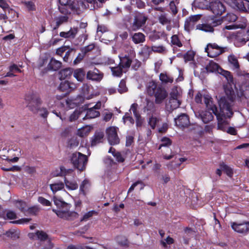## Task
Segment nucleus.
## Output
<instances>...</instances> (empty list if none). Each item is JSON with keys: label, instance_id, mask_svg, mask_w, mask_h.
<instances>
[{"label": "nucleus", "instance_id": "dca6fc26", "mask_svg": "<svg viewBox=\"0 0 249 249\" xmlns=\"http://www.w3.org/2000/svg\"><path fill=\"white\" fill-rule=\"evenodd\" d=\"M175 121L176 125L179 128L187 127L190 124L189 116L186 114H181Z\"/></svg>", "mask_w": 249, "mask_h": 249}, {"label": "nucleus", "instance_id": "cd10ccee", "mask_svg": "<svg viewBox=\"0 0 249 249\" xmlns=\"http://www.w3.org/2000/svg\"><path fill=\"white\" fill-rule=\"evenodd\" d=\"M72 73V70L71 68H67L61 70L59 72V77L61 80L69 78Z\"/></svg>", "mask_w": 249, "mask_h": 249}, {"label": "nucleus", "instance_id": "a878e982", "mask_svg": "<svg viewBox=\"0 0 249 249\" xmlns=\"http://www.w3.org/2000/svg\"><path fill=\"white\" fill-rule=\"evenodd\" d=\"M132 40L135 44L143 43L145 41V36L141 32L135 33L132 36Z\"/></svg>", "mask_w": 249, "mask_h": 249}, {"label": "nucleus", "instance_id": "8fccbe9b", "mask_svg": "<svg viewBox=\"0 0 249 249\" xmlns=\"http://www.w3.org/2000/svg\"><path fill=\"white\" fill-rule=\"evenodd\" d=\"M40 209L37 206H34L27 209L26 213L32 215H36Z\"/></svg>", "mask_w": 249, "mask_h": 249}, {"label": "nucleus", "instance_id": "0eeeda50", "mask_svg": "<svg viewBox=\"0 0 249 249\" xmlns=\"http://www.w3.org/2000/svg\"><path fill=\"white\" fill-rule=\"evenodd\" d=\"M118 127L111 126L107 129L106 133L109 143L111 145L120 143V139L117 134Z\"/></svg>", "mask_w": 249, "mask_h": 249}, {"label": "nucleus", "instance_id": "37998d69", "mask_svg": "<svg viewBox=\"0 0 249 249\" xmlns=\"http://www.w3.org/2000/svg\"><path fill=\"white\" fill-rule=\"evenodd\" d=\"M79 141L77 138L72 137L68 142V146L71 149L77 147L79 145Z\"/></svg>", "mask_w": 249, "mask_h": 249}, {"label": "nucleus", "instance_id": "423d86ee", "mask_svg": "<svg viewBox=\"0 0 249 249\" xmlns=\"http://www.w3.org/2000/svg\"><path fill=\"white\" fill-rule=\"evenodd\" d=\"M147 19V17L143 13H137L134 16L133 21L130 26L129 30L136 31L139 30L145 24Z\"/></svg>", "mask_w": 249, "mask_h": 249}, {"label": "nucleus", "instance_id": "49530a36", "mask_svg": "<svg viewBox=\"0 0 249 249\" xmlns=\"http://www.w3.org/2000/svg\"><path fill=\"white\" fill-rule=\"evenodd\" d=\"M184 232H185V233L186 234V235L183 236V241L185 244L188 245L189 244L190 238L186 237V236H190L191 235V234L193 232V231L191 228H186L185 229Z\"/></svg>", "mask_w": 249, "mask_h": 249}, {"label": "nucleus", "instance_id": "5701e85b", "mask_svg": "<svg viewBox=\"0 0 249 249\" xmlns=\"http://www.w3.org/2000/svg\"><path fill=\"white\" fill-rule=\"evenodd\" d=\"M69 18L67 15L59 16L54 18L55 25L53 28V31H57L58 28L63 24L68 22Z\"/></svg>", "mask_w": 249, "mask_h": 249}, {"label": "nucleus", "instance_id": "69168bd1", "mask_svg": "<svg viewBox=\"0 0 249 249\" xmlns=\"http://www.w3.org/2000/svg\"><path fill=\"white\" fill-rule=\"evenodd\" d=\"M69 48V46H63L56 49V54L62 56L64 53H65Z\"/></svg>", "mask_w": 249, "mask_h": 249}, {"label": "nucleus", "instance_id": "bf43d9fd", "mask_svg": "<svg viewBox=\"0 0 249 249\" xmlns=\"http://www.w3.org/2000/svg\"><path fill=\"white\" fill-rule=\"evenodd\" d=\"M159 22L162 25L170 24L171 22L170 19H168L165 14H161L160 16L159 17Z\"/></svg>", "mask_w": 249, "mask_h": 249}, {"label": "nucleus", "instance_id": "2eb2a0df", "mask_svg": "<svg viewBox=\"0 0 249 249\" xmlns=\"http://www.w3.org/2000/svg\"><path fill=\"white\" fill-rule=\"evenodd\" d=\"M209 9L212 11L213 15H212V19L213 20V26L218 25V2L217 0L212 1L209 3Z\"/></svg>", "mask_w": 249, "mask_h": 249}, {"label": "nucleus", "instance_id": "473e14b6", "mask_svg": "<svg viewBox=\"0 0 249 249\" xmlns=\"http://www.w3.org/2000/svg\"><path fill=\"white\" fill-rule=\"evenodd\" d=\"M132 63V60L129 56L125 55L124 57L120 58V62L119 64L123 68H128L130 67Z\"/></svg>", "mask_w": 249, "mask_h": 249}, {"label": "nucleus", "instance_id": "58836bf2", "mask_svg": "<svg viewBox=\"0 0 249 249\" xmlns=\"http://www.w3.org/2000/svg\"><path fill=\"white\" fill-rule=\"evenodd\" d=\"M64 182L66 187L69 190H76L78 187V185L75 181H69L66 178L64 179Z\"/></svg>", "mask_w": 249, "mask_h": 249}, {"label": "nucleus", "instance_id": "c85d7f7f", "mask_svg": "<svg viewBox=\"0 0 249 249\" xmlns=\"http://www.w3.org/2000/svg\"><path fill=\"white\" fill-rule=\"evenodd\" d=\"M100 114V113L99 111L96 110L90 107L89 108L87 109L86 114L85 116L83 118V119L85 120L95 118L99 116Z\"/></svg>", "mask_w": 249, "mask_h": 249}, {"label": "nucleus", "instance_id": "393cba45", "mask_svg": "<svg viewBox=\"0 0 249 249\" xmlns=\"http://www.w3.org/2000/svg\"><path fill=\"white\" fill-rule=\"evenodd\" d=\"M61 66L62 63L60 61L52 58L47 66V69L49 71H56L61 67Z\"/></svg>", "mask_w": 249, "mask_h": 249}, {"label": "nucleus", "instance_id": "bb28decb", "mask_svg": "<svg viewBox=\"0 0 249 249\" xmlns=\"http://www.w3.org/2000/svg\"><path fill=\"white\" fill-rule=\"evenodd\" d=\"M219 74H221L226 78L227 82L228 84H231V83H233V76L230 71L224 70L219 66Z\"/></svg>", "mask_w": 249, "mask_h": 249}, {"label": "nucleus", "instance_id": "680f3d73", "mask_svg": "<svg viewBox=\"0 0 249 249\" xmlns=\"http://www.w3.org/2000/svg\"><path fill=\"white\" fill-rule=\"evenodd\" d=\"M58 9L60 12L65 15H67V14L71 13L69 10V5H60V6H59Z\"/></svg>", "mask_w": 249, "mask_h": 249}, {"label": "nucleus", "instance_id": "4d7b16f0", "mask_svg": "<svg viewBox=\"0 0 249 249\" xmlns=\"http://www.w3.org/2000/svg\"><path fill=\"white\" fill-rule=\"evenodd\" d=\"M138 184H140V185H141L140 188V190H142L143 189V188L144 187V185L143 183V182L141 180H138L131 185V186H130V187L129 188V189L128 190L127 193L129 194V193H130L131 192L133 191L134 188H135V187L136 186H137Z\"/></svg>", "mask_w": 249, "mask_h": 249}, {"label": "nucleus", "instance_id": "e433bc0d", "mask_svg": "<svg viewBox=\"0 0 249 249\" xmlns=\"http://www.w3.org/2000/svg\"><path fill=\"white\" fill-rule=\"evenodd\" d=\"M160 80L163 83H172L173 82V78L168 76L166 73H160Z\"/></svg>", "mask_w": 249, "mask_h": 249}, {"label": "nucleus", "instance_id": "6e6d98bb", "mask_svg": "<svg viewBox=\"0 0 249 249\" xmlns=\"http://www.w3.org/2000/svg\"><path fill=\"white\" fill-rule=\"evenodd\" d=\"M180 102L178 99H175L171 101V100H169V104L170 106L171 109L173 110L177 108L180 105Z\"/></svg>", "mask_w": 249, "mask_h": 249}, {"label": "nucleus", "instance_id": "c9c22d12", "mask_svg": "<svg viewBox=\"0 0 249 249\" xmlns=\"http://www.w3.org/2000/svg\"><path fill=\"white\" fill-rule=\"evenodd\" d=\"M131 114V112H130V110H129V112L125 113L123 117V120L124 124H125L127 122L132 125L134 124L135 121Z\"/></svg>", "mask_w": 249, "mask_h": 249}, {"label": "nucleus", "instance_id": "de8ad7c7", "mask_svg": "<svg viewBox=\"0 0 249 249\" xmlns=\"http://www.w3.org/2000/svg\"><path fill=\"white\" fill-rule=\"evenodd\" d=\"M98 212L94 210H91L86 213L81 219V221H86L93 215H97Z\"/></svg>", "mask_w": 249, "mask_h": 249}, {"label": "nucleus", "instance_id": "ea45409f", "mask_svg": "<svg viewBox=\"0 0 249 249\" xmlns=\"http://www.w3.org/2000/svg\"><path fill=\"white\" fill-rule=\"evenodd\" d=\"M171 39V42L172 46H176L178 47H181L182 46V43L180 41L178 35H173Z\"/></svg>", "mask_w": 249, "mask_h": 249}, {"label": "nucleus", "instance_id": "13d9d810", "mask_svg": "<svg viewBox=\"0 0 249 249\" xmlns=\"http://www.w3.org/2000/svg\"><path fill=\"white\" fill-rule=\"evenodd\" d=\"M29 11H33L36 10L35 3L32 1H24L23 2Z\"/></svg>", "mask_w": 249, "mask_h": 249}, {"label": "nucleus", "instance_id": "a211bd4d", "mask_svg": "<svg viewBox=\"0 0 249 249\" xmlns=\"http://www.w3.org/2000/svg\"><path fill=\"white\" fill-rule=\"evenodd\" d=\"M222 118H224L225 119H227V118H224L223 116H220V126L223 128V129L222 128H219V129H221L224 131H227L228 133L235 135L236 134V129L232 127H229L227 129L226 127L229 125V122L226 120H223Z\"/></svg>", "mask_w": 249, "mask_h": 249}, {"label": "nucleus", "instance_id": "39448f33", "mask_svg": "<svg viewBox=\"0 0 249 249\" xmlns=\"http://www.w3.org/2000/svg\"><path fill=\"white\" fill-rule=\"evenodd\" d=\"M88 160V157L79 152L72 153L71 157V161L73 166L81 171L85 169Z\"/></svg>", "mask_w": 249, "mask_h": 249}, {"label": "nucleus", "instance_id": "0e129e2a", "mask_svg": "<svg viewBox=\"0 0 249 249\" xmlns=\"http://www.w3.org/2000/svg\"><path fill=\"white\" fill-rule=\"evenodd\" d=\"M38 201L43 206H50L51 205V203L49 200L42 196L38 197Z\"/></svg>", "mask_w": 249, "mask_h": 249}, {"label": "nucleus", "instance_id": "f257e3e1", "mask_svg": "<svg viewBox=\"0 0 249 249\" xmlns=\"http://www.w3.org/2000/svg\"><path fill=\"white\" fill-rule=\"evenodd\" d=\"M226 96L221 97L219 100V117L220 116L224 118H231L233 112L232 107L235 99L234 92L232 89H225ZM219 128L223 129L220 126V118H219Z\"/></svg>", "mask_w": 249, "mask_h": 249}, {"label": "nucleus", "instance_id": "338daca9", "mask_svg": "<svg viewBox=\"0 0 249 249\" xmlns=\"http://www.w3.org/2000/svg\"><path fill=\"white\" fill-rule=\"evenodd\" d=\"M94 47H95V45L94 44H89V45H87V46H85V47L83 48L81 51H82V53L84 54H85L87 53H88V52L93 50Z\"/></svg>", "mask_w": 249, "mask_h": 249}, {"label": "nucleus", "instance_id": "b1692460", "mask_svg": "<svg viewBox=\"0 0 249 249\" xmlns=\"http://www.w3.org/2000/svg\"><path fill=\"white\" fill-rule=\"evenodd\" d=\"M104 137V132L101 131H96L93 136L91 142V146H95L97 144L102 142Z\"/></svg>", "mask_w": 249, "mask_h": 249}, {"label": "nucleus", "instance_id": "9d476101", "mask_svg": "<svg viewBox=\"0 0 249 249\" xmlns=\"http://www.w3.org/2000/svg\"><path fill=\"white\" fill-rule=\"evenodd\" d=\"M231 224L232 230L238 233L246 235L249 232V221H243L241 223L232 222Z\"/></svg>", "mask_w": 249, "mask_h": 249}, {"label": "nucleus", "instance_id": "09e8293b", "mask_svg": "<svg viewBox=\"0 0 249 249\" xmlns=\"http://www.w3.org/2000/svg\"><path fill=\"white\" fill-rule=\"evenodd\" d=\"M90 131V129L86 126L78 129L77 133L80 137H84L89 134Z\"/></svg>", "mask_w": 249, "mask_h": 249}, {"label": "nucleus", "instance_id": "412c9836", "mask_svg": "<svg viewBox=\"0 0 249 249\" xmlns=\"http://www.w3.org/2000/svg\"><path fill=\"white\" fill-rule=\"evenodd\" d=\"M78 33L77 28H71L68 32H61L59 36L61 37L69 39H73L75 37Z\"/></svg>", "mask_w": 249, "mask_h": 249}, {"label": "nucleus", "instance_id": "aec40b11", "mask_svg": "<svg viewBox=\"0 0 249 249\" xmlns=\"http://www.w3.org/2000/svg\"><path fill=\"white\" fill-rule=\"evenodd\" d=\"M200 18L201 15H195L191 16L186 18L184 23V27L185 29H189L191 27L194 26V25L200 19Z\"/></svg>", "mask_w": 249, "mask_h": 249}, {"label": "nucleus", "instance_id": "774afa93", "mask_svg": "<svg viewBox=\"0 0 249 249\" xmlns=\"http://www.w3.org/2000/svg\"><path fill=\"white\" fill-rule=\"evenodd\" d=\"M134 136L128 135L126 137L125 146L130 147L134 142Z\"/></svg>", "mask_w": 249, "mask_h": 249}, {"label": "nucleus", "instance_id": "a19ab883", "mask_svg": "<svg viewBox=\"0 0 249 249\" xmlns=\"http://www.w3.org/2000/svg\"><path fill=\"white\" fill-rule=\"evenodd\" d=\"M64 187V184L63 182L55 183L50 185L51 189L53 193L62 190Z\"/></svg>", "mask_w": 249, "mask_h": 249}, {"label": "nucleus", "instance_id": "3c124183", "mask_svg": "<svg viewBox=\"0 0 249 249\" xmlns=\"http://www.w3.org/2000/svg\"><path fill=\"white\" fill-rule=\"evenodd\" d=\"M229 62L233 65L235 69L239 68V64L237 58L235 56L231 55L228 57Z\"/></svg>", "mask_w": 249, "mask_h": 249}, {"label": "nucleus", "instance_id": "f704fd0d", "mask_svg": "<svg viewBox=\"0 0 249 249\" xmlns=\"http://www.w3.org/2000/svg\"><path fill=\"white\" fill-rule=\"evenodd\" d=\"M146 105L144 107V111L154 112L155 110L156 107L153 101L149 99H146Z\"/></svg>", "mask_w": 249, "mask_h": 249}, {"label": "nucleus", "instance_id": "20e7f679", "mask_svg": "<svg viewBox=\"0 0 249 249\" xmlns=\"http://www.w3.org/2000/svg\"><path fill=\"white\" fill-rule=\"evenodd\" d=\"M146 90L150 96H154L155 103L156 104H160L167 97L168 93L162 86H158L154 81H150L147 86Z\"/></svg>", "mask_w": 249, "mask_h": 249}, {"label": "nucleus", "instance_id": "72a5a7b5", "mask_svg": "<svg viewBox=\"0 0 249 249\" xmlns=\"http://www.w3.org/2000/svg\"><path fill=\"white\" fill-rule=\"evenodd\" d=\"M123 67L119 64L118 66L111 67L112 75L116 77H121L123 75Z\"/></svg>", "mask_w": 249, "mask_h": 249}, {"label": "nucleus", "instance_id": "7ed1b4c3", "mask_svg": "<svg viewBox=\"0 0 249 249\" xmlns=\"http://www.w3.org/2000/svg\"><path fill=\"white\" fill-rule=\"evenodd\" d=\"M54 204L56 206L57 209H53V211L59 218L65 220L72 221L78 217L77 213L70 211L71 205L56 197H53Z\"/></svg>", "mask_w": 249, "mask_h": 249}, {"label": "nucleus", "instance_id": "1a4fd4ad", "mask_svg": "<svg viewBox=\"0 0 249 249\" xmlns=\"http://www.w3.org/2000/svg\"><path fill=\"white\" fill-rule=\"evenodd\" d=\"M78 85L73 83L70 82L68 80L62 81L58 87V89L65 92L63 97L66 96L70 92L73 91L77 89Z\"/></svg>", "mask_w": 249, "mask_h": 249}, {"label": "nucleus", "instance_id": "a18cd8bd", "mask_svg": "<svg viewBox=\"0 0 249 249\" xmlns=\"http://www.w3.org/2000/svg\"><path fill=\"white\" fill-rule=\"evenodd\" d=\"M246 27V23H242L239 24H232L231 25H226L223 28V30H233L238 28L244 29Z\"/></svg>", "mask_w": 249, "mask_h": 249}, {"label": "nucleus", "instance_id": "c756f323", "mask_svg": "<svg viewBox=\"0 0 249 249\" xmlns=\"http://www.w3.org/2000/svg\"><path fill=\"white\" fill-rule=\"evenodd\" d=\"M116 241L119 245L123 247H128L129 242L127 238L122 235H118L116 237Z\"/></svg>", "mask_w": 249, "mask_h": 249}, {"label": "nucleus", "instance_id": "2f4dec72", "mask_svg": "<svg viewBox=\"0 0 249 249\" xmlns=\"http://www.w3.org/2000/svg\"><path fill=\"white\" fill-rule=\"evenodd\" d=\"M205 69L208 72L217 73L218 72V64L213 60H211L206 66Z\"/></svg>", "mask_w": 249, "mask_h": 249}, {"label": "nucleus", "instance_id": "052dcab7", "mask_svg": "<svg viewBox=\"0 0 249 249\" xmlns=\"http://www.w3.org/2000/svg\"><path fill=\"white\" fill-rule=\"evenodd\" d=\"M151 50L153 52L158 53H162L166 51L165 47L162 45L153 46L151 47Z\"/></svg>", "mask_w": 249, "mask_h": 249}, {"label": "nucleus", "instance_id": "f03ea898", "mask_svg": "<svg viewBox=\"0 0 249 249\" xmlns=\"http://www.w3.org/2000/svg\"><path fill=\"white\" fill-rule=\"evenodd\" d=\"M204 102L208 110H199L195 112L196 116L200 119L204 124H207L213 120L214 114L218 120V110L217 107L213 103L211 96L208 94L203 95Z\"/></svg>", "mask_w": 249, "mask_h": 249}, {"label": "nucleus", "instance_id": "f3484780", "mask_svg": "<svg viewBox=\"0 0 249 249\" xmlns=\"http://www.w3.org/2000/svg\"><path fill=\"white\" fill-rule=\"evenodd\" d=\"M205 51L207 53L209 57L215 58L217 60L218 56V44L216 43H209L205 49Z\"/></svg>", "mask_w": 249, "mask_h": 249}, {"label": "nucleus", "instance_id": "5fc2aeb1", "mask_svg": "<svg viewBox=\"0 0 249 249\" xmlns=\"http://www.w3.org/2000/svg\"><path fill=\"white\" fill-rule=\"evenodd\" d=\"M159 122V120L156 117L152 116L149 118L148 122V125L150 126L152 129H154L155 128L157 123Z\"/></svg>", "mask_w": 249, "mask_h": 249}, {"label": "nucleus", "instance_id": "f8f14e48", "mask_svg": "<svg viewBox=\"0 0 249 249\" xmlns=\"http://www.w3.org/2000/svg\"><path fill=\"white\" fill-rule=\"evenodd\" d=\"M69 8L73 13L80 15L86 9V5L83 0H73L69 4Z\"/></svg>", "mask_w": 249, "mask_h": 249}, {"label": "nucleus", "instance_id": "6ab92c4d", "mask_svg": "<svg viewBox=\"0 0 249 249\" xmlns=\"http://www.w3.org/2000/svg\"><path fill=\"white\" fill-rule=\"evenodd\" d=\"M219 169V177L221 175L222 172L226 174L230 178H232L233 174L232 168L224 162L221 163Z\"/></svg>", "mask_w": 249, "mask_h": 249}, {"label": "nucleus", "instance_id": "79ce46f5", "mask_svg": "<svg viewBox=\"0 0 249 249\" xmlns=\"http://www.w3.org/2000/svg\"><path fill=\"white\" fill-rule=\"evenodd\" d=\"M117 91L120 94L124 93L127 91V88L126 86V82L124 79H122L121 80Z\"/></svg>", "mask_w": 249, "mask_h": 249}, {"label": "nucleus", "instance_id": "6e6552de", "mask_svg": "<svg viewBox=\"0 0 249 249\" xmlns=\"http://www.w3.org/2000/svg\"><path fill=\"white\" fill-rule=\"evenodd\" d=\"M41 103L42 101L40 98L38 96L33 94L31 95L27 107L33 113H37L40 108V106Z\"/></svg>", "mask_w": 249, "mask_h": 249}, {"label": "nucleus", "instance_id": "4be33fe9", "mask_svg": "<svg viewBox=\"0 0 249 249\" xmlns=\"http://www.w3.org/2000/svg\"><path fill=\"white\" fill-rule=\"evenodd\" d=\"M237 19V16L231 13H227L225 16L219 18V25L222 23L227 24L230 22L235 21Z\"/></svg>", "mask_w": 249, "mask_h": 249}, {"label": "nucleus", "instance_id": "7c9ffc66", "mask_svg": "<svg viewBox=\"0 0 249 249\" xmlns=\"http://www.w3.org/2000/svg\"><path fill=\"white\" fill-rule=\"evenodd\" d=\"M85 72L83 69H77L73 72V76L79 82H82L84 79Z\"/></svg>", "mask_w": 249, "mask_h": 249}, {"label": "nucleus", "instance_id": "9b49d317", "mask_svg": "<svg viewBox=\"0 0 249 249\" xmlns=\"http://www.w3.org/2000/svg\"><path fill=\"white\" fill-rule=\"evenodd\" d=\"M29 237L31 239H34V237H36V240L41 242L47 241L48 245L53 243L52 242V239L49 235L42 230H36L34 233H29Z\"/></svg>", "mask_w": 249, "mask_h": 249}, {"label": "nucleus", "instance_id": "4468645a", "mask_svg": "<svg viewBox=\"0 0 249 249\" xmlns=\"http://www.w3.org/2000/svg\"><path fill=\"white\" fill-rule=\"evenodd\" d=\"M233 9L240 12H247L244 2L241 0H224Z\"/></svg>", "mask_w": 249, "mask_h": 249}, {"label": "nucleus", "instance_id": "864d4df0", "mask_svg": "<svg viewBox=\"0 0 249 249\" xmlns=\"http://www.w3.org/2000/svg\"><path fill=\"white\" fill-rule=\"evenodd\" d=\"M136 119V126L137 128L142 126L144 123V119L142 118L140 114L134 116Z\"/></svg>", "mask_w": 249, "mask_h": 249}, {"label": "nucleus", "instance_id": "c03bdc74", "mask_svg": "<svg viewBox=\"0 0 249 249\" xmlns=\"http://www.w3.org/2000/svg\"><path fill=\"white\" fill-rule=\"evenodd\" d=\"M161 143L158 149H160L162 147H169L172 144V141L168 138L163 137L161 140Z\"/></svg>", "mask_w": 249, "mask_h": 249}, {"label": "nucleus", "instance_id": "e2e57ef3", "mask_svg": "<svg viewBox=\"0 0 249 249\" xmlns=\"http://www.w3.org/2000/svg\"><path fill=\"white\" fill-rule=\"evenodd\" d=\"M195 54L193 52H188L183 55V58L186 62L193 60Z\"/></svg>", "mask_w": 249, "mask_h": 249}, {"label": "nucleus", "instance_id": "4c0bfd02", "mask_svg": "<svg viewBox=\"0 0 249 249\" xmlns=\"http://www.w3.org/2000/svg\"><path fill=\"white\" fill-rule=\"evenodd\" d=\"M15 205L16 207L18 208L20 212L24 213H26L27 209V206L26 202L22 200H18L16 201Z\"/></svg>", "mask_w": 249, "mask_h": 249}, {"label": "nucleus", "instance_id": "603ef678", "mask_svg": "<svg viewBox=\"0 0 249 249\" xmlns=\"http://www.w3.org/2000/svg\"><path fill=\"white\" fill-rule=\"evenodd\" d=\"M197 29H199L205 32H211L213 31V26H212L211 25L208 24H199L198 25H197Z\"/></svg>", "mask_w": 249, "mask_h": 249}, {"label": "nucleus", "instance_id": "ddd939ff", "mask_svg": "<svg viewBox=\"0 0 249 249\" xmlns=\"http://www.w3.org/2000/svg\"><path fill=\"white\" fill-rule=\"evenodd\" d=\"M104 76V73L98 69L95 68L93 70H90L87 73V78L92 81L100 82Z\"/></svg>", "mask_w": 249, "mask_h": 249}]
</instances>
